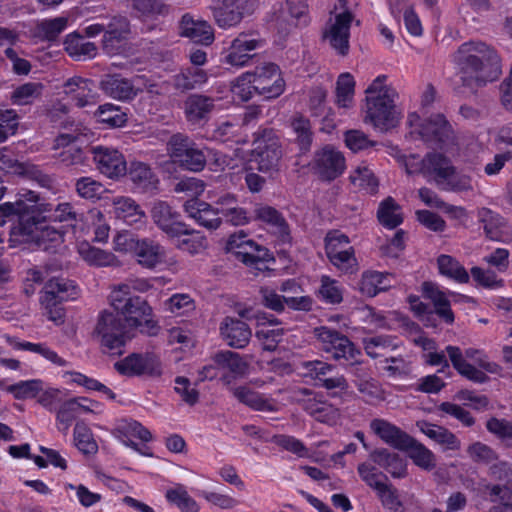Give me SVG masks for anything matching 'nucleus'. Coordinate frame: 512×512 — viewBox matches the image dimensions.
I'll return each mask as SVG.
<instances>
[{
    "label": "nucleus",
    "mask_w": 512,
    "mask_h": 512,
    "mask_svg": "<svg viewBox=\"0 0 512 512\" xmlns=\"http://www.w3.org/2000/svg\"><path fill=\"white\" fill-rule=\"evenodd\" d=\"M462 84L470 89L485 86L501 74V60L494 49L482 41H468L453 56Z\"/></svg>",
    "instance_id": "nucleus-1"
},
{
    "label": "nucleus",
    "mask_w": 512,
    "mask_h": 512,
    "mask_svg": "<svg viewBox=\"0 0 512 512\" xmlns=\"http://www.w3.org/2000/svg\"><path fill=\"white\" fill-rule=\"evenodd\" d=\"M110 305L120 315L128 327L138 328L141 333L155 336L159 326L152 319V308L147 301L130 293V285L121 283L113 287L109 295Z\"/></svg>",
    "instance_id": "nucleus-2"
},
{
    "label": "nucleus",
    "mask_w": 512,
    "mask_h": 512,
    "mask_svg": "<svg viewBox=\"0 0 512 512\" xmlns=\"http://www.w3.org/2000/svg\"><path fill=\"white\" fill-rule=\"evenodd\" d=\"M386 81V75H379L365 90L364 121L380 130L394 127L398 122L395 105L398 94Z\"/></svg>",
    "instance_id": "nucleus-3"
},
{
    "label": "nucleus",
    "mask_w": 512,
    "mask_h": 512,
    "mask_svg": "<svg viewBox=\"0 0 512 512\" xmlns=\"http://www.w3.org/2000/svg\"><path fill=\"white\" fill-rule=\"evenodd\" d=\"M37 201V193L25 190L18 194L15 202H5L0 205V225H3L6 219L17 220L10 231L14 241L36 242L41 221L31 214L34 212Z\"/></svg>",
    "instance_id": "nucleus-4"
},
{
    "label": "nucleus",
    "mask_w": 512,
    "mask_h": 512,
    "mask_svg": "<svg viewBox=\"0 0 512 512\" xmlns=\"http://www.w3.org/2000/svg\"><path fill=\"white\" fill-rule=\"evenodd\" d=\"M127 324L123 318L110 311H103L97 319L94 335L100 343L103 353L120 356L129 340Z\"/></svg>",
    "instance_id": "nucleus-5"
},
{
    "label": "nucleus",
    "mask_w": 512,
    "mask_h": 512,
    "mask_svg": "<svg viewBox=\"0 0 512 512\" xmlns=\"http://www.w3.org/2000/svg\"><path fill=\"white\" fill-rule=\"evenodd\" d=\"M338 9H342V11H331L330 17L322 30V41L337 55L345 57L350 50V27L354 15L347 8V0H338L334 10Z\"/></svg>",
    "instance_id": "nucleus-6"
},
{
    "label": "nucleus",
    "mask_w": 512,
    "mask_h": 512,
    "mask_svg": "<svg viewBox=\"0 0 512 512\" xmlns=\"http://www.w3.org/2000/svg\"><path fill=\"white\" fill-rule=\"evenodd\" d=\"M313 334L320 350L331 359L351 366L360 363L361 351L345 334L327 326L314 328Z\"/></svg>",
    "instance_id": "nucleus-7"
},
{
    "label": "nucleus",
    "mask_w": 512,
    "mask_h": 512,
    "mask_svg": "<svg viewBox=\"0 0 512 512\" xmlns=\"http://www.w3.org/2000/svg\"><path fill=\"white\" fill-rule=\"evenodd\" d=\"M208 8L218 27L230 29L238 26L246 16L252 15L262 0H208Z\"/></svg>",
    "instance_id": "nucleus-8"
},
{
    "label": "nucleus",
    "mask_w": 512,
    "mask_h": 512,
    "mask_svg": "<svg viewBox=\"0 0 512 512\" xmlns=\"http://www.w3.org/2000/svg\"><path fill=\"white\" fill-rule=\"evenodd\" d=\"M407 123L430 146L442 148L454 144V132L442 114L432 115L423 122H420V118L416 113H410Z\"/></svg>",
    "instance_id": "nucleus-9"
},
{
    "label": "nucleus",
    "mask_w": 512,
    "mask_h": 512,
    "mask_svg": "<svg viewBox=\"0 0 512 512\" xmlns=\"http://www.w3.org/2000/svg\"><path fill=\"white\" fill-rule=\"evenodd\" d=\"M167 152L173 163L193 172L202 171L207 157L189 136L176 133L167 142Z\"/></svg>",
    "instance_id": "nucleus-10"
},
{
    "label": "nucleus",
    "mask_w": 512,
    "mask_h": 512,
    "mask_svg": "<svg viewBox=\"0 0 512 512\" xmlns=\"http://www.w3.org/2000/svg\"><path fill=\"white\" fill-rule=\"evenodd\" d=\"M253 156L261 172L276 170L282 157L280 139L272 129H262L254 134Z\"/></svg>",
    "instance_id": "nucleus-11"
},
{
    "label": "nucleus",
    "mask_w": 512,
    "mask_h": 512,
    "mask_svg": "<svg viewBox=\"0 0 512 512\" xmlns=\"http://www.w3.org/2000/svg\"><path fill=\"white\" fill-rule=\"evenodd\" d=\"M152 91L155 84H148L144 76H135L132 79L121 74H105L99 82L100 90L108 97L119 101H131L142 91V87Z\"/></svg>",
    "instance_id": "nucleus-12"
},
{
    "label": "nucleus",
    "mask_w": 512,
    "mask_h": 512,
    "mask_svg": "<svg viewBox=\"0 0 512 512\" xmlns=\"http://www.w3.org/2000/svg\"><path fill=\"white\" fill-rule=\"evenodd\" d=\"M254 88L264 99L279 97L285 90V81L278 65L267 62L250 72Z\"/></svg>",
    "instance_id": "nucleus-13"
},
{
    "label": "nucleus",
    "mask_w": 512,
    "mask_h": 512,
    "mask_svg": "<svg viewBox=\"0 0 512 512\" xmlns=\"http://www.w3.org/2000/svg\"><path fill=\"white\" fill-rule=\"evenodd\" d=\"M114 368L118 373L125 376L148 375L156 377L162 374V366L159 357L149 352L132 353L116 362Z\"/></svg>",
    "instance_id": "nucleus-14"
},
{
    "label": "nucleus",
    "mask_w": 512,
    "mask_h": 512,
    "mask_svg": "<svg viewBox=\"0 0 512 512\" xmlns=\"http://www.w3.org/2000/svg\"><path fill=\"white\" fill-rule=\"evenodd\" d=\"M93 161L100 173L111 179H118L127 173V163L123 154L112 147L93 146Z\"/></svg>",
    "instance_id": "nucleus-15"
},
{
    "label": "nucleus",
    "mask_w": 512,
    "mask_h": 512,
    "mask_svg": "<svg viewBox=\"0 0 512 512\" xmlns=\"http://www.w3.org/2000/svg\"><path fill=\"white\" fill-rule=\"evenodd\" d=\"M151 217L157 227L170 237L191 234L187 225L180 220V214L164 201L153 205Z\"/></svg>",
    "instance_id": "nucleus-16"
},
{
    "label": "nucleus",
    "mask_w": 512,
    "mask_h": 512,
    "mask_svg": "<svg viewBox=\"0 0 512 512\" xmlns=\"http://www.w3.org/2000/svg\"><path fill=\"white\" fill-rule=\"evenodd\" d=\"M313 169L322 180L332 181L344 172L345 158L340 151L326 146L315 153Z\"/></svg>",
    "instance_id": "nucleus-17"
},
{
    "label": "nucleus",
    "mask_w": 512,
    "mask_h": 512,
    "mask_svg": "<svg viewBox=\"0 0 512 512\" xmlns=\"http://www.w3.org/2000/svg\"><path fill=\"white\" fill-rule=\"evenodd\" d=\"M253 218L268 225L269 230L282 244H291L290 226L276 208L266 204H256L253 208Z\"/></svg>",
    "instance_id": "nucleus-18"
},
{
    "label": "nucleus",
    "mask_w": 512,
    "mask_h": 512,
    "mask_svg": "<svg viewBox=\"0 0 512 512\" xmlns=\"http://www.w3.org/2000/svg\"><path fill=\"white\" fill-rule=\"evenodd\" d=\"M262 46L263 42L261 40L251 38L246 34H240L223 52L222 61L232 67H244L254 56L251 52Z\"/></svg>",
    "instance_id": "nucleus-19"
},
{
    "label": "nucleus",
    "mask_w": 512,
    "mask_h": 512,
    "mask_svg": "<svg viewBox=\"0 0 512 512\" xmlns=\"http://www.w3.org/2000/svg\"><path fill=\"white\" fill-rule=\"evenodd\" d=\"M423 297L428 299L433 305V316L436 314L446 324L451 325L454 322V313L451 309L450 297L457 295L451 291L441 290L433 282H424L422 284Z\"/></svg>",
    "instance_id": "nucleus-20"
},
{
    "label": "nucleus",
    "mask_w": 512,
    "mask_h": 512,
    "mask_svg": "<svg viewBox=\"0 0 512 512\" xmlns=\"http://www.w3.org/2000/svg\"><path fill=\"white\" fill-rule=\"evenodd\" d=\"M370 430L387 445L406 450L412 443V437L405 431L382 418H375L369 424Z\"/></svg>",
    "instance_id": "nucleus-21"
},
{
    "label": "nucleus",
    "mask_w": 512,
    "mask_h": 512,
    "mask_svg": "<svg viewBox=\"0 0 512 512\" xmlns=\"http://www.w3.org/2000/svg\"><path fill=\"white\" fill-rule=\"evenodd\" d=\"M64 92L79 108L96 105L99 101L94 82L80 76L69 78L64 84Z\"/></svg>",
    "instance_id": "nucleus-22"
},
{
    "label": "nucleus",
    "mask_w": 512,
    "mask_h": 512,
    "mask_svg": "<svg viewBox=\"0 0 512 512\" xmlns=\"http://www.w3.org/2000/svg\"><path fill=\"white\" fill-rule=\"evenodd\" d=\"M220 334L228 346L244 348L250 341L252 332L242 320L226 317L220 324Z\"/></svg>",
    "instance_id": "nucleus-23"
},
{
    "label": "nucleus",
    "mask_w": 512,
    "mask_h": 512,
    "mask_svg": "<svg viewBox=\"0 0 512 512\" xmlns=\"http://www.w3.org/2000/svg\"><path fill=\"white\" fill-rule=\"evenodd\" d=\"M451 161L442 154L429 153L421 160L420 173L439 187L452 172Z\"/></svg>",
    "instance_id": "nucleus-24"
},
{
    "label": "nucleus",
    "mask_w": 512,
    "mask_h": 512,
    "mask_svg": "<svg viewBox=\"0 0 512 512\" xmlns=\"http://www.w3.org/2000/svg\"><path fill=\"white\" fill-rule=\"evenodd\" d=\"M78 138V134L62 133L54 140L53 149H61L57 154V158L62 164L73 166L84 162V152L76 144Z\"/></svg>",
    "instance_id": "nucleus-25"
},
{
    "label": "nucleus",
    "mask_w": 512,
    "mask_h": 512,
    "mask_svg": "<svg viewBox=\"0 0 512 512\" xmlns=\"http://www.w3.org/2000/svg\"><path fill=\"white\" fill-rule=\"evenodd\" d=\"M184 207L189 217L208 230H216L222 223V217L218 214L217 209L207 202L189 201L185 203Z\"/></svg>",
    "instance_id": "nucleus-26"
},
{
    "label": "nucleus",
    "mask_w": 512,
    "mask_h": 512,
    "mask_svg": "<svg viewBox=\"0 0 512 512\" xmlns=\"http://www.w3.org/2000/svg\"><path fill=\"white\" fill-rule=\"evenodd\" d=\"M180 35L196 43L209 45L214 40L212 26L207 21L195 20L191 15L182 16L179 23Z\"/></svg>",
    "instance_id": "nucleus-27"
},
{
    "label": "nucleus",
    "mask_w": 512,
    "mask_h": 512,
    "mask_svg": "<svg viewBox=\"0 0 512 512\" xmlns=\"http://www.w3.org/2000/svg\"><path fill=\"white\" fill-rule=\"evenodd\" d=\"M113 214L128 225H143L146 214L134 199L127 196H117L112 199Z\"/></svg>",
    "instance_id": "nucleus-28"
},
{
    "label": "nucleus",
    "mask_w": 512,
    "mask_h": 512,
    "mask_svg": "<svg viewBox=\"0 0 512 512\" xmlns=\"http://www.w3.org/2000/svg\"><path fill=\"white\" fill-rule=\"evenodd\" d=\"M215 107L212 97L202 94H192L184 101V113L187 121L197 125L207 121Z\"/></svg>",
    "instance_id": "nucleus-29"
},
{
    "label": "nucleus",
    "mask_w": 512,
    "mask_h": 512,
    "mask_svg": "<svg viewBox=\"0 0 512 512\" xmlns=\"http://www.w3.org/2000/svg\"><path fill=\"white\" fill-rule=\"evenodd\" d=\"M445 351L448 354L453 367L463 377L479 384L486 383L489 380V377L484 371L477 369L465 360V354L458 346L448 345L446 346Z\"/></svg>",
    "instance_id": "nucleus-30"
},
{
    "label": "nucleus",
    "mask_w": 512,
    "mask_h": 512,
    "mask_svg": "<svg viewBox=\"0 0 512 512\" xmlns=\"http://www.w3.org/2000/svg\"><path fill=\"white\" fill-rule=\"evenodd\" d=\"M77 294L78 289L73 281L65 278H52L46 282L41 298H45V302L49 304L51 300L63 302L74 299Z\"/></svg>",
    "instance_id": "nucleus-31"
},
{
    "label": "nucleus",
    "mask_w": 512,
    "mask_h": 512,
    "mask_svg": "<svg viewBox=\"0 0 512 512\" xmlns=\"http://www.w3.org/2000/svg\"><path fill=\"white\" fill-rule=\"evenodd\" d=\"M133 254L141 266L154 268L164 261L165 249L158 242L144 238L139 240Z\"/></svg>",
    "instance_id": "nucleus-32"
},
{
    "label": "nucleus",
    "mask_w": 512,
    "mask_h": 512,
    "mask_svg": "<svg viewBox=\"0 0 512 512\" xmlns=\"http://www.w3.org/2000/svg\"><path fill=\"white\" fill-rule=\"evenodd\" d=\"M371 460L385 469L394 478H403L406 476V462L397 453L390 452L386 448L376 449L370 454Z\"/></svg>",
    "instance_id": "nucleus-33"
},
{
    "label": "nucleus",
    "mask_w": 512,
    "mask_h": 512,
    "mask_svg": "<svg viewBox=\"0 0 512 512\" xmlns=\"http://www.w3.org/2000/svg\"><path fill=\"white\" fill-rule=\"evenodd\" d=\"M105 26V33L102 40L103 49L111 54L115 51V44L126 39L129 34V21L124 16H114Z\"/></svg>",
    "instance_id": "nucleus-34"
},
{
    "label": "nucleus",
    "mask_w": 512,
    "mask_h": 512,
    "mask_svg": "<svg viewBox=\"0 0 512 512\" xmlns=\"http://www.w3.org/2000/svg\"><path fill=\"white\" fill-rule=\"evenodd\" d=\"M208 81L205 70L197 67H187L173 76V87L180 92L200 89Z\"/></svg>",
    "instance_id": "nucleus-35"
},
{
    "label": "nucleus",
    "mask_w": 512,
    "mask_h": 512,
    "mask_svg": "<svg viewBox=\"0 0 512 512\" xmlns=\"http://www.w3.org/2000/svg\"><path fill=\"white\" fill-rule=\"evenodd\" d=\"M127 172L130 180L141 192H150L157 188L159 180L147 164L132 162Z\"/></svg>",
    "instance_id": "nucleus-36"
},
{
    "label": "nucleus",
    "mask_w": 512,
    "mask_h": 512,
    "mask_svg": "<svg viewBox=\"0 0 512 512\" xmlns=\"http://www.w3.org/2000/svg\"><path fill=\"white\" fill-rule=\"evenodd\" d=\"M212 359L219 369L229 371L234 378L245 376L249 369V363L240 354L230 350L219 351Z\"/></svg>",
    "instance_id": "nucleus-37"
},
{
    "label": "nucleus",
    "mask_w": 512,
    "mask_h": 512,
    "mask_svg": "<svg viewBox=\"0 0 512 512\" xmlns=\"http://www.w3.org/2000/svg\"><path fill=\"white\" fill-rule=\"evenodd\" d=\"M69 20V16L39 20L35 24L34 35L42 41L54 42L66 30Z\"/></svg>",
    "instance_id": "nucleus-38"
},
{
    "label": "nucleus",
    "mask_w": 512,
    "mask_h": 512,
    "mask_svg": "<svg viewBox=\"0 0 512 512\" xmlns=\"http://www.w3.org/2000/svg\"><path fill=\"white\" fill-rule=\"evenodd\" d=\"M233 396L244 405L257 411H276V405L269 399L264 398L260 393L250 389L248 386H238L231 389Z\"/></svg>",
    "instance_id": "nucleus-39"
},
{
    "label": "nucleus",
    "mask_w": 512,
    "mask_h": 512,
    "mask_svg": "<svg viewBox=\"0 0 512 512\" xmlns=\"http://www.w3.org/2000/svg\"><path fill=\"white\" fill-rule=\"evenodd\" d=\"M45 86L41 82H25L13 89L10 100L13 105H33L41 100Z\"/></svg>",
    "instance_id": "nucleus-40"
},
{
    "label": "nucleus",
    "mask_w": 512,
    "mask_h": 512,
    "mask_svg": "<svg viewBox=\"0 0 512 512\" xmlns=\"http://www.w3.org/2000/svg\"><path fill=\"white\" fill-rule=\"evenodd\" d=\"M390 277L388 273L365 271L361 276L359 289L362 294L374 297L391 286Z\"/></svg>",
    "instance_id": "nucleus-41"
},
{
    "label": "nucleus",
    "mask_w": 512,
    "mask_h": 512,
    "mask_svg": "<svg viewBox=\"0 0 512 512\" xmlns=\"http://www.w3.org/2000/svg\"><path fill=\"white\" fill-rule=\"evenodd\" d=\"M64 49L77 60L82 57L94 58L97 55L96 45L93 42L86 41L84 35L77 32L70 33L65 37Z\"/></svg>",
    "instance_id": "nucleus-42"
},
{
    "label": "nucleus",
    "mask_w": 512,
    "mask_h": 512,
    "mask_svg": "<svg viewBox=\"0 0 512 512\" xmlns=\"http://www.w3.org/2000/svg\"><path fill=\"white\" fill-rule=\"evenodd\" d=\"M15 174L26 178L27 180L37 183L43 188H52L54 185V178L48 173L44 172L38 165L30 162H17L13 166Z\"/></svg>",
    "instance_id": "nucleus-43"
},
{
    "label": "nucleus",
    "mask_w": 512,
    "mask_h": 512,
    "mask_svg": "<svg viewBox=\"0 0 512 512\" xmlns=\"http://www.w3.org/2000/svg\"><path fill=\"white\" fill-rule=\"evenodd\" d=\"M349 179L353 186L360 191L371 195L378 192L379 181L374 172L367 165H358L351 172Z\"/></svg>",
    "instance_id": "nucleus-44"
},
{
    "label": "nucleus",
    "mask_w": 512,
    "mask_h": 512,
    "mask_svg": "<svg viewBox=\"0 0 512 512\" xmlns=\"http://www.w3.org/2000/svg\"><path fill=\"white\" fill-rule=\"evenodd\" d=\"M420 430L438 444L444 445L446 449L457 450L460 442L456 436L444 427L428 422L418 423Z\"/></svg>",
    "instance_id": "nucleus-45"
},
{
    "label": "nucleus",
    "mask_w": 512,
    "mask_h": 512,
    "mask_svg": "<svg viewBox=\"0 0 512 512\" xmlns=\"http://www.w3.org/2000/svg\"><path fill=\"white\" fill-rule=\"evenodd\" d=\"M364 350L371 358L385 356L398 347L396 338L390 335H376L363 339Z\"/></svg>",
    "instance_id": "nucleus-46"
},
{
    "label": "nucleus",
    "mask_w": 512,
    "mask_h": 512,
    "mask_svg": "<svg viewBox=\"0 0 512 512\" xmlns=\"http://www.w3.org/2000/svg\"><path fill=\"white\" fill-rule=\"evenodd\" d=\"M478 217L481 223H483L486 236L491 240L500 241L505 226L504 219L489 208H481L478 211Z\"/></svg>",
    "instance_id": "nucleus-47"
},
{
    "label": "nucleus",
    "mask_w": 512,
    "mask_h": 512,
    "mask_svg": "<svg viewBox=\"0 0 512 512\" xmlns=\"http://www.w3.org/2000/svg\"><path fill=\"white\" fill-rule=\"evenodd\" d=\"M78 253L84 261L93 266H110L116 261L115 256L111 252L94 247L87 242H82L78 245Z\"/></svg>",
    "instance_id": "nucleus-48"
},
{
    "label": "nucleus",
    "mask_w": 512,
    "mask_h": 512,
    "mask_svg": "<svg viewBox=\"0 0 512 512\" xmlns=\"http://www.w3.org/2000/svg\"><path fill=\"white\" fill-rule=\"evenodd\" d=\"M377 217L383 226L390 229L397 227L403 221L400 206L392 197H387L379 204Z\"/></svg>",
    "instance_id": "nucleus-49"
},
{
    "label": "nucleus",
    "mask_w": 512,
    "mask_h": 512,
    "mask_svg": "<svg viewBox=\"0 0 512 512\" xmlns=\"http://www.w3.org/2000/svg\"><path fill=\"white\" fill-rule=\"evenodd\" d=\"M438 268L442 275H445L458 283H468L469 274L458 260L450 255H440L437 259Z\"/></svg>",
    "instance_id": "nucleus-50"
},
{
    "label": "nucleus",
    "mask_w": 512,
    "mask_h": 512,
    "mask_svg": "<svg viewBox=\"0 0 512 512\" xmlns=\"http://www.w3.org/2000/svg\"><path fill=\"white\" fill-rule=\"evenodd\" d=\"M317 296L325 303L332 305L340 304L343 301V287L337 280L327 275H322Z\"/></svg>",
    "instance_id": "nucleus-51"
},
{
    "label": "nucleus",
    "mask_w": 512,
    "mask_h": 512,
    "mask_svg": "<svg viewBox=\"0 0 512 512\" xmlns=\"http://www.w3.org/2000/svg\"><path fill=\"white\" fill-rule=\"evenodd\" d=\"M415 465L423 470L430 471L436 466L435 455L421 443L412 438L411 445L405 450Z\"/></svg>",
    "instance_id": "nucleus-52"
},
{
    "label": "nucleus",
    "mask_w": 512,
    "mask_h": 512,
    "mask_svg": "<svg viewBox=\"0 0 512 512\" xmlns=\"http://www.w3.org/2000/svg\"><path fill=\"white\" fill-rule=\"evenodd\" d=\"M87 401L86 398H72L64 401L58 411L57 420L65 425V429H68L72 421L78 416L81 410L90 411L83 402Z\"/></svg>",
    "instance_id": "nucleus-53"
},
{
    "label": "nucleus",
    "mask_w": 512,
    "mask_h": 512,
    "mask_svg": "<svg viewBox=\"0 0 512 512\" xmlns=\"http://www.w3.org/2000/svg\"><path fill=\"white\" fill-rule=\"evenodd\" d=\"M291 127L295 133V141L301 151L306 152L310 149L313 141L311 123L304 117H296L291 122Z\"/></svg>",
    "instance_id": "nucleus-54"
},
{
    "label": "nucleus",
    "mask_w": 512,
    "mask_h": 512,
    "mask_svg": "<svg viewBox=\"0 0 512 512\" xmlns=\"http://www.w3.org/2000/svg\"><path fill=\"white\" fill-rule=\"evenodd\" d=\"M242 125L238 121L226 120L220 122L213 131V137L221 142H245L241 135Z\"/></svg>",
    "instance_id": "nucleus-55"
},
{
    "label": "nucleus",
    "mask_w": 512,
    "mask_h": 512,
    "mask_svg": "<svg viewBox=\"0 0 512 512\" xmlns=\"http://www.w3.org/2000/svg\"><path fill=\"white\" fill-rule=\"evenodd\" d=\"M99 122L105 123L111 127H122L127 122V115L119 106L114 104L100 105L97 110Z\"/></svg>",
    "instance_id": "nucleus-56"
},
{
    "label": "nucleus",
    "mask_w": 512,
    "mask_h": 512,
    "mask_svg": "<svg viewBox=\"0 0 512 512\" xmlns=\"http://www.w3.org/2000/svg\"><path fill=\"white\" fill-rule=\"evenodd\" d=\"M166 498L182 512H198L199 510L198 504L188 494L183 485H177L174 489H169L166 492Z\"/></svg>",
    "instance_id": "nucleus-57"
},
{
    "label": "nucleus",
    "mask_w": 512,
    "mask_h": 512,
    "mask_svg": "<svg viewBox=\"0 0 512 512\" xmlns=\"http://www.w3.org/2000/svg\"><path fill=\"white\" fill-rule=\"evenodd\" d=\"M306 411L317 421L322 423H333L339 416L338 410L331 404L321 401H308Z\"/></svg>",
    "instance_id": "nucleus-58"
},
{
    "label": "nucleus",
    "mask_w": 512,
    "mask_h": 512,
    "mask_svg": "<svg viewBox=\"0 0 512 512\" xmlns=\"http://www.w3.org/2000/svg\"><path fill=\"white\" fill-rule=\"evenodd\" d=\"M74 441L79 451L85 455L95 454L98 451V445L93 439L92 432L84 423L75 425Z\"/></svg>",
    "instance_id": "nucleus-59"
},
{
    "label": "nucleus",
    "mask_w": 512,
    "mask_h": 512,
    "mask_svg": "<svg viewBox=\"0 0 512 512\" xmlns=\"http://www.w3.org/2000/svg\"><path fill=\"white\" fill-rule=\"evenodd\" d=\"M327 257L337 269L344 273H354L358 270L354 248H347L343 251L332 250L331 255Z\"/></svg>",
    "instance_id": "nucleus-60"
},
{
    "label": "nucleus",
    "mask_w": 512,
    "mask_h": 512,
    "mask_svg": "<svg viewBox=\"0 0 512 512\" xmlns=\"http://www.w3.org/2000/svg\"><path fill=\"white\" fill-rule=\"evenodd\" d=\"M6 391L17 400L34 398L42 391V381L39 379L20 381L7 386Z\"/></svg>",
    "instance_id": "nucleus-61"
},
{
    "label": "nucleus",
    "mask_w": 512,
    "mask_h": 512,
    "mask_svg": "<svg viewBox=\"0 0 512 512\" xmlns=\"http://www.w3.org/2000/svg\"><path fill=\"white\" fill-rule=\"evenodd\" d=\"M420 199L430 207L443 209L447 213H454L456 216H463L465 209L445 203L433 190L423 187L418 191Z\"/></svg>",
    "instance_id": "nucleus-62"
},
{
    "label": "nucleus",
    "mask_w": 512,
    "mask_h": 512,
    "mask_svg": "<svg viewBox=\"0 0 512 512\" xmlns=\"http://www.w3.org/2000/svg\"><path fill=\"white\" fill-rule=\"evenodd\" d=\"M355 80L350 73H342L336 82L337 103L348 107L354 95Z\"/></svg>",
    "instance_id": "nucleus-63"
},
{
    "label": "nucleus",
    "mask_w": 512,
    "mask_h": 512,
    "mask_svg": "<svg viewBox=\"0 0 512 512\" xmlns=\"http://www.w3.org/2000/svg\"><path fill=\"white\" fill-rule=\"evenodd\" d=\"M487 430L494 434L506 447H512V422L506 419L491 418L486 423Z\"/></svg>",
    "instance_id": "nucleus-64"
}]
</instances>
